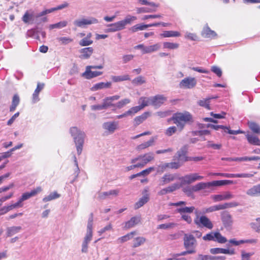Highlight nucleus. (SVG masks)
Here are the masks:
<instances>
[{
  "mask_svg": "<svg viewBox=\"0 0 260 260\" xmlns=\"http://www.w3.org/2000/svg\"><path fill=\"white\" fill-rule=\"evenodd\" d=\"M70 133L74 138L77 153L78 155H80L82 151L85 135L84 132H81L76 126L72 127L70 128Z\"/></svg>",
  "mask_w": 260,
  "mask_h": 260,
  "instance_id": "nucleus-1",
  "label": "nucleus"
},
{
  "mask_svg": "<svg viewBox=\"0 0 260 260\" xmlns=\"http://www.w3.org/2000/svg\"><path fill=\"white\" fill-rule=\"evenodd\" d=\"M172 119L174 123L176 124L180 131H182L185 124L189 121H192V115L188 112L183 113H177L173 115Z\"/></svg>",
  "mask_w": 260,
  "mask_h": 260,
  "instance_id": "nucleus-2",
  "label": "nucleus"
},
{
  "mask_svg": "<svg viewBox=\"0 0 260 260\" xmlns=\"http://www.w3.org/2000/svg\"><path fill=\"white\" fill-rule=\"evenodd\" d=\"M196 217L194 219V223L199 227H205L208 229H212L213 225L211 220L206 216L199 217V212L197 210L194 212Z\"/></svg>",
  "mask_w": 260,
  "mask_h": 260,
  "instance_id": "nucleus-3",
  "label": "nucleus"
},
{
  "mask_svg": "<svg viewBox=\"0 0 260 260\" xmlns=\"http://www.w3.org/2000/svg\"><path fill=\"white\" fill-rule=\"evenodd\" d=\"M103 66H88L86 67L85 71L82 74V76L87 79H90L94 77H96L103 74L101 71H93L92 69H102Z\"/></svg>",
  "mask_w": 260,
  "mask_h": 260,
  "instance_id": "nucleus-4",
  "label": "nucleus"
},
{
  "mask_svg": "<svg viewBox=\"0 0 260 260\" xmlns=\"http://www.w3.org/2000/svg\"><path fill=\"white\" fill-rule=\"evenodd\" d=\"M183 246L186 249L196 250L197 241L193 235L188 234L184 235Z\"/></svg>",
  "mask_w": 260,
  "mask_h": 260,
  "instance_id": "nucleus-5",
  "label": "nucleus"
},
{
  "mask_svg": "<svg viewBox=\"0 0 260 260\" xmlns=\"http://www.w3.org/2000/svg\"><path fill=\"white\" fill-rule=\"evenodd\" d=\"M205 241H213L219 243H225L227 240L225 237L222 236L219 232H210L203 237Z\"/></svg>",
  "mask_w": 260,
  "mask_h": 260,
  "instance_id": "nucleus-6",
  "label": "nucleus"
},
{
  "mask_svg": "<svg viewBox=\"0 0 260 260\" xmlns=\"http://www.w3.org/2000/svg\"><path fill=\"white\" fill-rule=\"evenodd\" d=\"M203 177L200 176L197 173L189 174L180 178L181 185L190 184L196 181L202 180Z\"/></svg>",
  "mask_w": 260,
  "mask_h": 260,
  "instance_id": "nucleus-7",
  "label": "nucleus"
},
{
  "mask_svg": "<svg viewBox=\"0 0 260 260\" xmlns=\"http://www.w3.org/2000/svg\"><path fill=\"white\" fill-rule=\"evenodd\" d=\"M187 150V146L186 145L182 147L174 156L173 160L175 161L177 160L178 161H179L180 163H181L182 165L184 162L188 161L189 157H187L186 156Z\"/></svg>",
  "mask_w": 260,
  "mask_h": 260,
  "instance_id": "nucleus-8",
  "label": "nucleus"
},
{
  "mask_svg": "<svg viewBox=\"0 0 260 260\" xmlns=\"http://www.w3.org/2000/svg\"><path fill=\"white\" fill-rule=\"evenodd\" d=\"M167 100L166 97L163 95H156L147 99V104H149L158 108L162 105Z\"/></svg>",
  "mask_w": 260,
  "mask_h": 260,
  "instance_id": "nucleus-9",
  "label": "nucleus"
},
{
  "mask_svg": "<svg viewBox=\"0 0 260 260\" xmlns=\"http://www.w3.org/2000/svg\"><path fill=\"white\" fill-rule=\"evenodd\" d=\"M221 219L225 228L232 227L233 224V219L232 215L228 211H224L221 213Z\"/></svg>",
  "mask_w": 260,
  "mask_h": 260,
  "instance_id": "nucleus-10",
  "label": "nucleus"
},
{
  "mask_svg": "<svg viewBox=\"0 0 260 260\" xmlns=\"http://www.w3.org/2000/svg\"><path fill=\"white\" fill-rule=\"evenodd\" d=\"M197 84V80L194 78L187 77L183 79L179 84L180 88L190 89Z\"/></svg>",
  "mask_w": 260,
  "mask_h": 260,
  "instance_id": "nucleus-11",
  "label": "nucleus"
},
{
  "mask_svg": "<svg viewBox=\"0 0 260 260\" xmlns=\"http://www.w3.org/2000/svg\"><path fill=\"white\" fill-rule=\"evenodd\" d=\"M120 96L118 95H115L112 96H109L105 98L103 100V105L105 109H107L109 107L115 108L116 104L113 103V102L119 100Z\"/></svg>",
  "mask_w": 260,
  "mask_h": 260,
  "instance_id": "nucleus-12",
  "label": "nucleus"
},
{
  "mask_svg": "<svg viewBox=\"0 0 260 260\" xmlns=\"http://www.w3.org/2000/svg\"><path fill=\"white\" fill-rule=\"evenodd\" d=\"M42 190V187L41 186H38L36 188L31 190L30 192H26L23 193L20 198L21 201H24L32 197L35 196L37 194L41 192Z\"/></svg>",
  "mask_w": 260,
  "mask_h": 260,
  "instance_id": "nucleus-13",
  "label": "nucleus"
},
{
  "mask_svg": "<svg viewBox=\"0 0 260 260\" xmlns=\"http://www.w3.org/2000/svg\"><path fill=\"white\" fill-rule=\"evenodd\" d=\"M145 100V98H141L140 99L139 102H142L141 105L131 108L128 111H127V113H128L129 115H134L144 108L146 106V102Z\"/></svg>",
  "mask_w": 260,
  "mask_h": 260,
  "instance_id": "nucleus-14",
  "label": "nucleus"
},
{
  "mask_svg": "<svg viewBox=\"0 0 260 260\" xmlns=\"http://www.w3.org/2000/svg\"><path fill=\"white\" fill-rule=\"evenodd\" d=\"M80 55L79 57L81 59H88L90 57L93 52V49L91 47L84 48L79 50Z\"/></svg>",
  "mask_w": 260,
  "mask_h": 260,
  "instance_id": "nucleus-15",
  "label": "nucleus"
},
{
  "mask_svg": "<svg viewBox=\"0 0 260 260\" xmlns=\"http://www.w3.org/2000/svg\"><path fill=\"white\" fill-rule=\"evenodd\" d=\"M140 222V218L139 217H133L130 220L124 223L123 226L124 230H128L134 227Z\"/></svg>",
  "mask_w": 260,
  "mask_h": 260,
  "instance_id": "nucleus-16",
  "label": "nucleus"
},
{
  "mask_svg": "<svg viewBox=\"0 0 260 260\" xmlns=\"http://www.w3.org/2000/svg\"><path fill=\"white\" fill-rule=\"evenodd\" d=\"M98 21L94 18H91L90 19H83L82 20H76L74 22V24L79 26L82 27L85 25H89L92 23H98Z\"/></svg>",
  "mask_w": 260,
  "mask_h": 260,
  "instance_id": "nucleus-17",
  "label": "nucleus"
},
{
  "mask_svg": "<svg viewBox=\"0 0 260 260\" xmlns=\"http://www.w3.org/2000/svg\"><path fill=\"white\" fill-rule=\"evenodd\" d=\"M210 252L212 254H216L218 253L234 254L235 250L234 249H228L220 248H213L210 249Z\"/></svg>",
  "mask_w": 260,
  "mask_h": 260,
  "instance_id": "nucleus-18",
  "label": "nucleus"
},
{
  "mask_svg": "<svg viewBox=\"0 0 260 260\" xmlns=\"http://www.w3.org/2000/svg\"><path fill=\"white\" fill-rule=\"evenodd\" d=\"M246 194L250 197L260 196V184L253 186L246 191Z\"/></svg>",
  "mask_w": 260,
  "mask_h": 260,
  "instance_id": "nucleus-19",
  "label": "nucleus"
},
{
  "mask_svg": "<svg viewBox=\"0 0 260 260\" xmlns=\"http://www.w3.org/2000/svg\"><path fill=\"white\" fill-rule=\"evenodd\" d=\"M180 187V185L178 183H174L171 186L162 189L158 192L159 195H164L168 193L172 192Z\"/></svg>",
  "mask_w": 260,
  "mask_h": 260,
  "instance_id": "nucleus-20",
  "label": "nucleus"
},
{
  "mask_svg": "<svg viewBox=\"0 0 260 260\" xmlns=\"http://www.w3.org/2000/svg\"><path fill=\"white\" fill-rule=\"evenodd\" d=\"M108 27L109 28L106 30L107 32H115L124 29L123 24L120 21L110 24L108 25Z\"/></svg>",
  "mask_w": 260,
  "mask_h": 260,
  "instance_id": "nucleus-21",
  "label": "nucleus"
},
{
  "mask_svg": "<svg viewBox=\"0 0 260 260\" xmlns=\"http://www.w3.org/2000/svg\"><path fill=\"white\" fill-rule=\"evenodd\" d=\"M224 256H212L209 255L199 254L197 260H225Z\"/></svg>",
  "mask_w": 260,
  "mask_h": 260,
  "instance_id": "nucleus-22",
  "label": "nucleus"
},
{
  "mask_svg": "<svg viewBox=\"0 0 260 260\" xmlns=\"http://www.w3.org/2000/svg\"><path fill=\"white\" fill-rule=\"evenodd\" d=\"M234 198V195L230 192H226L223 194H216L213 197L215 201H221L223 200H230Z\"/></svg>",
  "mask_w": 260,
  "mask_h": 260,
  "instance_id": "nucleus-23",
  "label": "nucleus"
},
{
  "mask_svg": "<svg viewBox=\"0 0 260 260\" xmlns=\"http://www.w3.org/2000/svg\"><path fill=\"white\" fill-rule=\"evenodd\" d=\"M212 187L211 182H200L195 185L192 186V189L194 192H197L202 189Z\"/></svg>",
  "mask_w": 260,
  "mask_h": 260,
  "instance_id": "nucleus-24",
  "label": "nucleus"
},
{
  "mask_svg": "<svg viewBox=\"0 0 260 260\" xmlns=\"http://www.w3.org/2000/svg\"><path fill=\"white\" fill-rule=\"evenodd\" d=\"M212 187L211 182H200L195 185L192 186V189L194 192H197L202 189Z\"/></svg>",
  "mask_w": 260,
  "mask_h": 260,
  "instance_id": "nucleus-25",
  "label": "nucleus"
},
{
  "mask_svg": "<svg viewBox=\"0 0 260 260\" xmlns=\"http://www.w3.org/2000/svg\"><path fill=\"white\" fill-rule=\"evenodd\" d=\"M202 36L207 38H214L217 36V34L214 31L211 30L209 27L207 25L203 30Z\"/></svg>",
  "mask_w": 260,
  "mask_h": 260,
  "instance_id": "nucleus-26",
  "label": "nucleus"
},
{
  "mask_svg": "<svg viewBox=\"0 0 260 260\" xmlns=\"http://www.w3.org/2000/svg\"><path fill=\"white\" fill-rule=\"evenodd\" d=\"M136 231H133L127 233L124 236L118 238L117 240V242L119 244H122L133 238V237L136 235Z\"/></svg>",
  "mask_w": 260,
  "mask_h": 260,
  "instance_id": "nucleus-27",
  "label": "nucleus"
},
{
  "mask_svg": "<svg viewBox=\"0 0 260 260\" xmlns=\"http://www.w3.org/2000/svg\"><path fill=\"white\" fill-rule=\"evenodd\" d=\"M246 137L249 144L260 146V140L257 136L252 134H247L246 135Z\"/></svg>",
  "mask_w": 260,
  "mask_h": 260,
  "instance_id": "nucleus-28",
  "label": "nucleus"
},
{
  "mask_svg": "<svg viewBox=\"0 0 260 260\" xmlns=\"http://www.w3.org/2000/svg\"><path fill=\"white\" fill-rule=\"evenodd\" d=\"M111 86V83L110 82H99L94 84L91 88L93 91H96L103 88H110Z\"/></svg>",
  "mask_w": 260,
  "mask_h": 260,
  "instance_id": "nucleus-29",
  "label": "nucleus"
},
{
  "mask_svg": "<svg viewBox=\"0 0 260 260\" xmlns=\"http://www.w3.org/2000/svg\"><path fill=\"white\" fill-rule=\"evenodd\" d=\"M117 123L116 122H107L103 124L104 129L112 133L117 128Z\"/></svg>",
  "mask_w": 260,
  "mask_h": 260,
  "instance_id": "nucleus-30",
  "label": "nucleus"
},
{
  "mask_svg": "<svg viewBox=\"0 0 260 260\" xmlns=\"http://www.w3.org/2000/svg\"><path fill=\"white\" fill-rule=\"evenodd\" d=\"M23 201H21V199L20 198L17 202L8 206L4 207L2 208L1 211H3V213H6L14 208L18 207H22V205L21 204V203Z\"/></svg>",
  "mask_w": 260,
  "mask_h": 260,
  "instance_id": "nucleus-31",
  "label": "nucleus"
},
{
  "mask_svg": "<svg viewBox=\"0 0 260 260\" xmlns=\"http://www.w3.org/2000/svg\"><path fill=\"white\" fill-rule=\"evenodd\" d=\"M20 103V98L18 94H15L14 95L12 101V105L10 107V111L13 112L15 110L17 106L19 105Z\"/></svg>",
  "mask_w": 260,
  "mask_h": 260,
  "instance_id": "nucleus-32",
  "label": "nucleus"
},
{
  "mask_svg": "<svg viewBox=\"0 0 260 260\" xmlns=\"http://www.w3.org/2000/svg\"><path fill=\"white\" fill-rule=\"evenodd\" d=\"M181 34L179 32L177 31H165L163 33L160 34L161 37L164 38L168 37H177L180 36Z\"/></svg>",
  "mask_w": 260,
  "mask_h": 260,
  "instance_id": "nucleus-33",
  "label": "nucleus"
},
{
  "mask_svg": "<svg viewBox=\"0 0 260 260\" xmlns=\"http://www.w3.org/2000/svg\"><path fill=\"white\" fill-rule=\"evenodd\" d=\"M212 186H223L226 185L232 184L233 183V181L232 180H217L213 181L211 182Z\"/></svg>",
  "mask_w": 260,
  "mask_h": 260,
  "instance_id": "nucleus-34",
  "label": "nucleus"
},
{
  "mask_svg": "<svg viewBox=\"0 0 260 260\" xmlns=\"http://www.w3.org/2000/svg\"><path fill=\"white\" fill-rule=\"evenodd\" d=\"M111 79L114 82H119L131 80L128 75H124L123 76H113L111 77Z\"/></svg>",
  "mask_w": 260,
  "mask_h": 260,
  "instance_id": "nucleus-35",
  "label": "nucleus"
},
{
  "mask_svg": "<svg viewBox=\"0 0 260 260\" xmlns=\"http://www.w3.org/2000/svg\"><path fill=\"white\" fill-rule=\"evenodd\" d=\"M248 125L253 133L255 134L260 133V126L256 123L253 121H248Z\"/></svg>",
  "mask_w": 260,
  "mask_h": 260,
  "instance_id": "nucleus-36",
  "label": "nucleus"
},
{
  "mask_svg": "<svg viewBox=\"0 0 260 260\" xmlns=\"http://www.w3.org/2000/svg\"><path fill=\"white\" fill-rule=\"evenodd\" d=\"M119 193L118 190H111L109 191L103 192L100 193L99 195V198L100 199H105L109 196L113 195L117 196Z\"/></svg>",
  "mask_w": 260,
  "mask_h": 260,
  "instance_id": "nucleus-37",
  "label": "nucleus"
},
{
  "mask_svg": "<svg viewBox=\"0 0 260 260\" xmlns=\"http://www.w3.org/2000/svg\"><path fill=\"white\" fill-rule=\"evenodd\" d=\"M21 229V227L20 226H12L8 228L7 229V236L8 237H11L14 235V234L18 233Z\"/></svg>",
  "mask_w": 260,
  "mask_h": 260,
  "instance_id": "nucleus-38",
  "label": "nucleus"
},
{
  "mask_svg": "<svg viewBox=\"0 0 260 260\" xmlns=\"http://www.w3.org/2000/svg\"><path fill=\"white\" fill-rule=\"evenodd\" d=\"M195 210V208L193 206L191 207H185L178 208L177 209V212L179 213L180 214H184L185 213H190L193 212V211Z\"/></svg>",
  "mask_w": 260,
  "mask_h": 260,
  "instance_id": "nucleus-39",
  "label": "nucleus"
},
{
  "mask_svg": "<svg viewBox=\"0 0 260 260\" xmlns=\"http://www.w3.org/2000/svg\"><path fill=\"white\" fill-rule=\"evenodd\" d=\"M211 100V98H207L202 100H199L198 102V104L199 106L203 107L208 110H210L211 108L210 107L209 103Z\"/></svg>",
  "mask_w": 260,
  "mask_h": 260,
  "instance_id": "nucleus-40",
  "label": "nucleus"
},
{
  "mask_svg": "<svg viewBox=\"0 0 260 260\" xmlns=\"http://www.w3.org/2000/svg\"><path fill=\"white\" fill-rule=\"evenodd\" d=\"M33 18V13H30L29 11H27L23 16L22 20L25 23H29L30 21L32 20Z\"/></svg>",
  "mask_w": 260,
  "mask_h": 260,
  "instance_id": "nucleus-41",
  "label": "nucleus"
},
{
  "mask_svg": "<svg viewBox=\"0 0 260 260\" xmlns=\"http://www.w3.org/2000/svg\"><path fill=\"white\" fill-rule=\"evenodd\" d=\"M175 179V177L173 174H165L162 178V185L167 184Z\"/></svg>",
  "mask_w": 260,
  "mask_h": 260,
  "instance_id": "nucleus-42",
  "label": "nucleus"
},
{
  "mask_svg": "<svg viewBox=\"0 0 260 260\" xmlns=\"http://www.w3.org/2000/svg\"><path fill=\"white\" fill-rule=\"evenodd\" d=\"M67 24L68 22L67 21H62L55 24L50 25L49 28L51 29L54 28H61L66 27Z\"/></svg>",
  "mask_w": 260,
  "mask_h": 260,
  "instance_id": "nucleus-43",
  "label": "nucleus"
},
{
  "mask_svg": "<svg viewBox=\"0 0 260 260\" xmlns=\"http://www.w3.org/2000/svg\"><path fill=\"white\" fill-rule=\"evenodd\" d=\"M60 195L56 191L52 192L47 197L43 198V201L45 202H48L59 198Z\"/></svg>",
  "mask_w": 260,
  "mask_h": 260,
  "instance_id": "nucleus-44",
  "label": "nucleus"
},
{
  "mask_svg": "<svg viewBox=\"0 0 260 260\" xmlns=\"http://www.w3.org/2000/svg\"><path fill=\"white\" fill-rule=\"evenodd\" d=\"M137 19L136 17L131 15L127 16L124 20L121 21V23L123 24V27L124 28L125 26L127 24H131V22Z\"/></svg>",
  "mask_w": 260,
  "mask_h": 260,
  "instance_id": "nucleus-45",
  "label": "nucleus"
},
{
  "mask_svg": "<svg viewBox=\"0 0 260 260\" xmlns=\"http://www.w3.org/2000/svg\"><path fill=\"white\" fill-rule=\"evenodd\" d=\"M57 40L60 44L64 45H68L73 42V39L67 37H60Z\"/></svg>",
  "mask_w": 260,
  "mask_h": 260,
  "instance_id": "nucleus-46",
  "label": "nucleus"
},
{
  "mask_svg": "<svg viewBox=\"0 0 260 260\" xmlns=\"http://www.w3.org/2000/svg\"><path fill=\"white\" fill-rule=\"evenodd\" d=\"M145 114L146 113H144L143 115L135 117L134 122L135 126H137L140 124L145 120L146 118V116L145 115Z\"/></svg>",
  "mask_w": 260,
  "mask_h": 260,
  "instance_id": "nucleus-47",
  "label": "nucleus"
},
{
  "mask_svg": "<svg viewBox=\"0 0 260 260\" xmlns=\"http://www.w3.org/2000/svg\"><path fill=\"white\" fill-rule=\"evenodd\" d=\"M179 46V44L171 43V42H164L163 43V47L164 48L169 49H177Z\"/></svg>",
  "mask_w": 260,
  "mask_h": 260,
  "instance_id": "nucleus-48",
  "label": "nucleus"
},
{
  "mask_svg": "<svg viewBox=\"0 0 260 260\" xmlns=\"http://www.w3.org/2000/svg\"><path fill=\"white\" fill-rule=\"evenodd\" d=\"M158 6V4H156L152 2H147V13L156 11Z\"/></svg>",
  "mask_w": 260,
  "mask_h": 260,
  "instance_id": "nucleus-49",
  "label": "nucleus"
},
{
  "mask_svg": "<svg viewBox=\"0 0 260 260\" xmlns=\"http://www.w3.org/2000/svg\"><path fill=\"white\" fill-rule=\"evenodd\" d=\"M181 166V163H180L179 161H178L177 160H174V162L169 163H166V166H167V168L171 169H177L179 168Z\"/></svg>",
  "mask_w": 260,
  "mask_h": 260,
  "instance_id": "nucleus-50",
  "label": "nucleus"
},
{
  "mask_svg": "<svg viewBox=\"0 0 260 260\" xmlns=\"http://www.w3.org/2000/svg\"><path fill=\"white\" fill-rule=\"evenodd\" d=\"M177 224L173 222H170L168 223L161 224L158 226V229H173L176 226H177Z\"/></svg>",
  "mask_w": 260,
  "mask_h": 260,
  "instance_id": "nucleus-51",
  "label": "nucleus"
},
{
  "mask_svg": "<svg viewBox=\"0 0 260 260\" xmlns=\"http://www.w3.org/2000/svg\"><path fill=\"white\" fill-rule=\"evenodd\" d=\"M146 164V159L143 158L142 161L140 162H139L136 165H131L130 166H128L127 167V170L128 171H129L131 170H132L135 168H142L144 167Z\"/></svg>",
  "mask_w": 260,
  "mask_h": 260,
  "instance_id": "nucleus-52",
  "label": "nucleus"
},
{
  "mask_svg": "<svg viewBox=\"0 0 260 260\" xmlns=\"http://www.w3.org/2000/svg\"><path fill=\"white\" fill-rule=\"evenodd\" d=\"M131 102V100L129 99H124L120 101H119L116 104V108L121 109L125 106L126 104H129Z\"/></svg>",
  "mask_w": 260,
  "mask_h": 260,
  "instance_id": "nucleus-53",
  "label": "nucleus"
},
{
  "mask_svg": "<svg viewBox=\"0 0 260 260\" xmlns=\"http://www.w3.org/2000/svg\"><path fill=\"white\" fill-rule=\"evenodd\" d=\"M146 203V197L144 196L140 200L136 202L134 205V208L138 209L143 206Z\"/></svg>",
  "mask_w": 260,
  "mask_h": 260,
  "instance_id": "nucleus-54",
  "label": "nucleus"
},
{
  "mask_svg": "<svg viewBox=\"0 0 260 260\" xmlns=\"http://www.w3.org/2000/svg\"><path fill=\"white\" fill-rule=\"evenodd\" d=\"M145 28H146V24L142 25V24H136V25L133 26V27H132L129 29V30L131 31H132V32H136L138 30H144Z\"/></svg>",
  "mask_w": 260,
  "mask_h": 260,
  "instance_id": "nucleus-55",
  "label": "nucleus"
},
{
  "mask_svg": "<svg viewBox=\"0 0 260 260\" xmlns=\"http://www.w3.org/2000/svg\"><path fill=\"white\" fill-rule=\"evenodd\" d=\"M93 43V41L91 39H87L85 37L79 42V45L81 46H87L91 45Z\"/></svg>",
  "mask_w": 260,
  "mask_h": 260,
  "instance_id": "nucleus-56",
  "label": "nucleus"
},
{
  "mask_svg": "<svg viewBox=\"0 0 260 260\" xmlns=\"http://www.w3.org/2000/svg\"><path fill=\"white\" fill-rule=\"evenodd\" d=\"M145 241V239L143 237H137L134 241V247H137L143 244Z\"/></svg>",
  "mask_w": 260,
  "mask_h": 260,
  "instance_id": "nucleus-57",
  "label": "nucleus"
},
{
  "mask_svg": "<svg viewBox=\"0 0 260 260\" xmlns=\"http://www.w3.org/2000/svg\"><path fill=\"white\" fill-rule=\"evenodd\" d=\"M253 252H246L244 250L241 251V260H250V257L253 255Z\"/></svg>",
  "mask_w": 260,
  "mask_h": 260,
  "instance_id": "nucleus-58",
  "label": "nucleus"
},
{
  "mask_svg": "<svg viewBox=\"0 0 260 260\" xmlns=\"http://www.w3.org/2000/svg\"><path fill=\"white\" fill-rule=\"evenodd\" d=\"M207 127L211 128L215 130H218L219 128L223 129H228V127L221 125H213L212 124H207Z\"/></svg>",
  "mask_w": 260,
  "mask_h": 260,
  "instance_id": "nucleus-59",
  "label": "nucleus"
},
{
  "mask_svg": "<svg viewBox=\"0 0 260 260\" xmlns=\"http://www.w3.org/2000/svg\"><path fill=\"white\" fill-rule=\"evenodd\" d=\"M211 71L216 74L217 76L219 77H221L222 75L221 70L217 66H212L211 67Z\"/></svg>",
  "mask_w": 260,
  "mask_h": 260,
  "instance_id": "nucleus-60",
  "label": "nucleus"
},
{
  "mask_svg": "<svg viewBox=\"0 0 260 260\" xmlns=\"http://www.w3.org/2000/svg\"><path fill=\"white\" fill-rule=\"evenodd\" d=\"M171 114L170 111H159L156 112L155 114L160 118H164L170 115Z\"/></svg>",
  "mask_w": 260,
  "mask_h": 260,
  "instance_id": "nucleus-61",
  "label": "nucleus"
},
{
  "mask_svg": "<svg viewBox=\"0 0 260 260\" xmlns=\"http://www.w3.org/2000/svg\"><path fill=\"white\" fill-rule=\"evenodd\" d=\"M177 131V128L176 126H171L169 127L167 130L166 132V134L168 136H171L174 133H175Z\"/></svg>",
  "mask_w": 260,
  "mask_h": 260,
  "instance_id": "nucleus-62",
  "label": "nucleus"
},
{
  "mask_svg": "<svg viewBox=\"0 0 260 260\" xmlns=\"http://www.w3.org/2000/svg\"><path fill=\"white\" fill-rule=\"evenodd\" d=\"M192 189V186H186L182 189L183 191L185 193L187 196L190 197L194 192Z\"/></svg>",
  "mask_w": 260,
  "mask_h": 260,
  "instance_id": "nucleus-63",
  "label": "nucleus"
},
{
  "mask_svg": "<svg viewBox=\"0 0 260 260\" xmlns=\"http://www.w3.org/2000/svg\"><path fill=\"white\" fill-rule=\"evenodd\" d=\"M160 46L159 44H156L147 47V52H151L157 50Z\"/></svg>",
  "mask_w": 260,
  "mask_h": 260,
  "instance_id": "nucleus-64",
  "label": "nucleus"
}]
</instances>
